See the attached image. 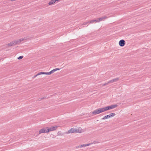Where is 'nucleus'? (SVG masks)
<instances>
[{
  "instance_id": "f257e3e1",
  "label": "nucleus",
  "mask_w": 151,
  "mask_h": 151,
  "mask_svg": "<svg viewBox=\"0 0 151 151\" xmlns=\"http://www.w3.org/2000/svg\"><path fill=\"white\" fill-rule=\"evenodd\" d=\"M104 112V111L103 108H100L93 111L92 113L93 114L95 115Z\"/></svg>"
},
{
  "instance_id": "f03ea898",
  "label": "nucleus",
  "mask_w": 151,
  "mask_h": 151,
  "mask_svg": "<svg viewBox=\"0 0 151 151\" xmlns=\"http://www.w3.org/2000/svg\"><path fill=\"white\" fill-rule=\"evenodd\" d=\"M58 127L57 126H54L52 127H51L50 128H48V127H46V129H47V132H49L50 131H53L55 130Z\"/></svg>"
},
{
  "instance_id": "7ed1b4c3",
  "label": "nucleus",
  "mask_w": 151,
  "mask_h": 151,
  "mask_svg": "<svg viewBox=\"0 0 151 151\" xmlns=\"http://www.w3.org/2000/svg\"><path fill=\"white\" fill-rule=\"evenodd\" d=\"M95 143L93 142V143H89V144H87L82 145H79V146H76V148L77 149V148H81L82 147H86V146H88L91 145L92 144H95Z\"/></svg>"
},
{
  "instance_id": "20e7f679",
  "label": "nucleus",
  "mask_w": 151,
  "mask_h": 151,
  "mask_svg": "<svg viewBox=\"0 0 151 151\" xmlns=\"http://www.w3.org/2000/svg\"><path fill=\"white\" fill-rule=\"evenodd\" d=\"M78 131L77 129H76L74 128H72L68 131V133H73V132H78Z\"/></svg>"
},
{
  "instance_id": "39448f33",
  "label": "nucleus",
  "mask_w": 151,
  "mask_h": 151,
  "mask_svg": "<svg viewBox=\"0 0 151 151\" xmlns=\"http://www.w3.org/2000/svg\"><path fill=\"white\" fill-rule=\"evenodd\" d=\"M47 129H46V128H43L39 130V134H40L42 133H48V132H47Z\"/></svg>"
},
{
  "instance_id": "423d86ee",
  "label": "nucleus",
  "mask_w": 151,
  "mask_h": 151,
  "mask_svg": "<svg viewBox=\"0 0 151 151\" xmlns=\"http://www.w3.org/2000/svg\"><path fill=\"white\" fill-rule=\"evenodd\" d=\"M125 44V42L123 40H121L119 42V45L121 47L124 46Z\"/></svg>"
},
{
  "instance_id": "0eeeda50",
  "label": "nucleus",
  "mask_w": 151,
  "mask_h": 151,
  "mask_svg": "<svg viewBox=\"0 0 151 151\" xmlns=\"http://www.w3.org/2000/svg\"><path fill=\"white\" fill-rule=\"evenodd\" d=\"M24 39L23 38H21L19 40L14 41V45H16L18 44H19Z\"/></svg>"
},
{
  "instance_id": "6e6552de",
  "label": "nucleus",
  "mask_w": 151,
  "mask_h": 151,
  "mask_svg": "<svg viewBox=\"0 0 151 151\" xmlns=\"http://www.w3.org/2000/svg\"><path fill=\"white\" fill-rule=\"evenodd\" d=\"M119 78H116L109 81V83H112L114 82H116L119 80Z\"/></svg>"
},
{
  "instance_id": "1a4fd4ad",
  "label": "nucleus",
  "mask_w": 151,
  "mask_h": 151,
  "mask_svg": "<svg viewBox=\"0 0 151 151\" xmlns=\"http://www.w3.org/2000/svg\"><path fill=\"white\" fill-rule=\"evenodd\" d=\"M107 18V17L106 16H104L103 17H100L99 18H98L96 19L97 20L98 22H100L102 21L104 19H106Z\"/></svg>"
},
{
  "instance_id": "9d476101",
  "label": "nucleus",
  "mask_w": 151,
  "mask_h": 151,
  "mask_svg": "<svg viewBox=\"0 0 151 151\" xmlns=\"http://www.w3.org/2000/svg\"><path fill=\"white\" fill-rule=\"evenodd\" d=\"M60 0H51L49 2L48 4L49 5H52L54 3H55L56 1H58Z\"/></svg>"
},
{
  "instance_id": "9b49d317",
  "label": "nucleus",
  "mask_w": 151,
  "mask_h": 151,
  "mask_svg": "<svg viewBox=\"0 0 151 151\" xmlns=\"http://www.w3.org/2000/svg\"><path fill=\"white\" fill-rule=\"evenodd\" d=\"M104 111H106L111 109L110 106L105 107L103 108Z\"/></svg>"
},
{
  "instance_id": "f8f14e48",
  "label": "nucleus",
  "mask_w": 151,
  "mask_h": 151,
  "mask_svg": "<svg viewBox=\"0 0 151 151\" xmlns=\"http://www.w3.org/2000/svg\"><path fill=\"white\" fill-rule=\"evenodd\" d=\"M13 45H14V41H12L6 45L8 47H11Z\"/></svg>"
},
{
  "instance_id": "ddd939ff",
  "label": "nucleus",
  "mask_w": 151,
  "mask_h": 151,
  "mask_svg": "<svg viewBox=\"0 0 151 151\" xmlns=\"http://www.w3.org/2000/svg\"><path fill=\"white\" fill-rule=\"evenodd\" d=\"M40 73H41V75L42 74H45L47 75H50L51 74L50 72H40Z\"/></svg>"
},
{
  "instance_id": "4468645a",
  "label": "nucleus",
  "mask_w": 151,
  "mask_h": 151,
  "mask_svg": "<svg viewBox=\"0 0 151 151\" xmlns=\"http://www.w3.org/2000/svg\"><path fill=\"white\" fill-rule=\"evenodd\" d=\"M117 106V104H114V105L110 106L111 109H114Z\"/></svg>"
},
{
  "instance_id": "2eb2a0df",
  "label": "nucleus",
  "mask_w": 151,
  "mask_h": 151,
  "mask_svg": "<svg viewBox=\"0 0 151 151\" xmlns=\"http://www.w3.org/2000/svg\"><path fill=\"white\" fill-rule=\"evenodd\" d=\"M98 22L97 20L96 19H94V20H92L90 21H88V22H89V23L90 24V23H93L95 22Z\"/></svg>"
},
{
  "instance_id": "dca6fc26",
  "label": "nucleus",
  "mask_w": 151,
  "mask_h": 151,
  "mask_svg": "<svg viewBox=\"0 0 151 151\" xmlns=\"http://www.w3.org/2000/svg\"><path fill=\"white\" fill-rule=\"evenodd\" d=\"M110 118V116L109 115H107L105 116L102 119H103V120H104L106 119H107L109 118Z\"/></svg>"
},
{
  "instance_id": "f3484780",
  "label": "nucleus",
  "mask_w": 151,
  "mask_h": 151,
  "mask_svg": "<svg viewBox=\"0 0 151 151\" xmlns=\"http://www.w3.org/2000/svg\"><path fill=\"white\" fill-rule=\"evenodd\" d=\"M40 72L38 73L36 75H35L33 77H32L33 78H34L36 77L37 76L41 75V73H40Z\"/></svg>"
},
{
  "instance_id": "a211bd4d",
  "label": "nucleus",
  "mask_w": 151,
  "mask_h": 151,
  "mask_svg": "<svg viewBox=\"0 0 151 151\" xmlns=\"http://www.w3.org/2000/svg\"><path fill=\"white\" fill-rule=\"evenodd\" d=\"M115 113H111V114H110L109 115V116H110V117L111 118V117H112L114 116L115 115Z\"/></svg>"
},
{
  "instance_id": "6ab92c4d",
  "label": "nucleus",
  "mask_w": 151,
  "mask_h": 151,
  "mask_svg": "<svg viewBox=\"0 0 151 151\" xmlns=\"http://www.w3.org/2000/svg\"><path fill=\"white\" fill-rule=\"evenodd\" d=\"M109 83H109V81L107 83H104V84H102V85L103 86H106V85H107Z\"/></svg>"
},
{
  "instance_id": "aec40b11",
  "label": "nucleus",
  "mask_w": 151,
  "mask_h": 151,
  "mask_svg": "<svg viewBox=\"0 0 151 151\" xmlns=\"http://www.w3.org/2000/svg\"><path fill=\"white\" fill-rule=\"evenodd\" d=\"M23 58V56H20L17 58V59L18 60H21Z\"/></svg>"
},
{
  "instance_id": "412c9836",
  "label": "nucleus",
  "mask_w": 151,
  "mask_h": 151,
  "mask_svg": "<svg viewBox=\"0 0 151 151\" xmlns=\"http://www.w3.org/2000/svg\"><path fill=\"white\" fill-rule=\"evenodd\" d=\"M46 97H42V98H40L38 99V100L39 101H41L42 100V99H45Z\"/></svg>"
},
{
  "instance_id": "4be33fe9",
  "label": "nucleus",
  "mask_w": 151,
  "mask_h": 151,
  "mask_svg": "<svg viewBox=\"0 0 151 151\" xmlns=\"http://www.w3.org/2000/svg\"><path fill=\"white\" fill-rule=\"evenodd\" d=\"M88 23H89V22H84L83 23V24L85 25H86Z\"/></svg>"
},
{
  "instance_id": "5701e85b",
  "label": "nucleus",
  "mask_w": 151,
  "mask_h": 151,
  "mask_svg": "<svg viewBox=\"0 0 151 151\" xmlns=\"http://www.w3.org/2000/svg\"><path fill=\"white\" fill-rule=\"evenodd\" d=\"M50 73L51 74L52 73H54V71H53V70H52L51 71H50Z\"/></svg>"
},
{
  "instance_id": "b1692460",
  "label": "nucleus",
  "mask_w": 151,
  "mask_h": 151,
  "mask_svg": "<svg viewBox=\"0 0 151 151\" xmlns=\"http://www.w3.org/2000/svg\"><path fill=\"white\" fill-rule=\"evenodd\" d=\"M55 69L56 71L57 70H59L60 69L59 68H55Z\"/></svg>"
},
{
  "instance_id": "393cba45",
  "label": "nucleus",
  "mask_w": 151,
  "mask_h": 151,
  "mask_svg": "<svg viewBox=\"0 0 151 151\" xmlns=\"http://www.w3.org/2000/svg\"><path fill=\"white\" fill-rule=\"evenodd\" d=\"M93 142L95 143H98V142L97 141H95Z\"/></svg>"
},
{
  "instance_id": "a878e982",
  "label": "nucleus",
  "mask_w": 151,
  "mask_h": 151,
  "mask_svg": "<svg viewBox=\"0 0 151 151\" xmlns=\"http://www.w3.org/2000/svg\"><path fill=\"white\" fill-rule=\"evenodd\" d=\"M52 70H53V71H54V72H55V71H56V70H55V69H54Z\"/></svg>"
},
{
  "instance_id": "bb28decb",
  "label": "nucleus",
  "mask_w": 151,
  "mask_h": 151,
  "mask_svg": "<svg viewBox=\"0 0 151 151\" xmlns=\"http://www.w3.org/2000/svg\"><path fill=\"white\" fill-rule=\"evenodd\" d=\"M149 89H150V90H151V88H149Z\"/></svg>"
},
{
  "instance_id": "cd10ccee",
  "label": "nucleus",
  "mask_w": 151,
  "mask_h": 151,
  "mask_svg": "<svg viewBox=\"0 0 151 151\" xmlns=\"http://www.w3.org/2000/svg\"><path fill=\"white\" fill-rule=\"evenodd\" d=\"M151 11V9H150Z\"/></svg>"
}]
</instances>
